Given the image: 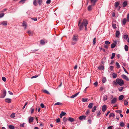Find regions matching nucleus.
Segmentation results:
<instances>
[{
    "label": "nucleus",
    "instance_id": "f257e3e1",
    "mask_svg": "<svg viewBox=\"0 0 129 129\" xmlns=\"http://www.w3.org/2000/svg\"><path fill=\"white\" fill-rule=\"evenodd\" d=\"M86 20H87L85 19H84L83 20V22L81 23V25H79L81 23V20H80L78 22V25L79 26V30H82L84 27V25L85 23V22Z\"/></svg>",
    "mask_w": 129,
    "mask_h": 129
},
{
    "label": "nucleus",
    "instance_id": "f03ea898",
    "mask_svg": "<svg viewBox=\"0 0 129 129\" xmlns=\"http://www.w3.org/2000/svg\"><path fill=\"white\" fill-rule=\"evenodd\" d=\"M116 82L120 86H122L124 83V81L120 79L117 78L116 79Z\"/></svg>",
    "mask_w": 129,
    "mask_h": 129
},
{
    "label": "nucleus",
    "instance_id": "7ed1b4c3",
    "mask_svg": "<svg viewBox=\"0 0 129 129\" xmlns=\"http://www.w3.org/2000/svg\"><path fill=\"white\" fill-rule=\"evenodd\" d=\"M78 40V35H74L72 38V40L75 42H77Z\"/></svg>",
    "mask_w": 129,
    "mask_h": 129
},
{
    "label": "nucleus",
    "instance_id": "20e7f679",
    "mask_svg": "<svg viewBox=\"0 0 129 129\" xmlns=\"http://www.w3.org/2000/svg\"><path fill=\"white\" fill-rule=\"evenodd\" d=\"M6 91L5 90H3L2 94L0 96V98H4L6 96Z\"/></svg>",
    "mask_w": 129,
    "mask_h": 129
},
{
    "label": "nucleus",
    "instance_id": "39448f33",
    "mask_svg": "<svg viewBox=\"0 0 129 129\" xmlns=\"http://www.w3.org/2000/svg\"><path fill=\"white\" fill-rule=\"evenodd\" d=\"M117 44V41H115L111 45V48H114L116 46V44Z\"/></svg>",
    "mask_w": 129,
    "mask_h": 129
},
{
    "label": "nucleus",
    "instance_id": "423d86ee",
    "mask_svg": "<svg viewBox=\"0 0 129 129\" xmlns=\"http://www.w3.org/2000/svg\"><path fill=\"white\" fill-rule=\"evenodd\" d=\"M121 76L123 79H125L127 81H129V79L126 75L124 74H122Z\"/></svg>",
    "mask_w": 129,
    "mask_h": 129
},
{
    "label": "nucleus",
    "instance_id": "0eeeda50",
    "mask_svg": "<svg viewBox=\"0 0 129 129\" xmlns=\"http://www.w3.org/2000/svg\"><path fill=\"white\" fill-rule=\"evenodd\" d=\"M92 6H94L95 4L97 2L98 0H90Z\"/></svg>",
    "mask_w": 129,
    "mask_h": 129
},
{
    "label": "nucleus",
    "instance_id": "6e6552de",
    "mask_svg": "<svg viewBox=\"0 0 129 129\" xmlns=\"http://www.w3.org/2000/svg\"><path fill=\"white\" fill-rule=\"evenodd\" d=\"M117 98L116 97L113 98L111 101V104H114L117 102Z\"/></svg>",
    "mask_w": 129,
    "mask_h": 129
},
{
    "label": "nucleus",
    "instance_id": "1a4fd4ad",
    "mask_svg": "<svg viewBox=\"0 0 129 129\" xmlns=\"http://www.w3.org/2000/svg\"><path fill=\"white\" fill-rule=\"evenodd\" d=\"M127 3L126 1H124L122 4V8H123L126 7V6L127 5Z\"/></svg>",
    "mask_w": 129,
    "mask_h": 129
},
{
    "label": "nucleus",
    "instance_id": "9d476101",
    "mask_svg": "<svg viewBox=\"0 0 129 129\" xmlns=\"http://www.w3.org/2000/svg\"><path fill=\"white\" fill-rule=\"evenodd\" d=\"M0 23L3 26H6L7 25V21H3Z\"/></svg>",
    "mask_w": 129,
    "mask_h": 129
},
{
    "label": "nucleus",
    "instance_id": "9b49d317",
    "mask_svg": "<svg viewBox=\"0 0 129 129\" xmlns=\"http://www.w3.org/2000/svg\"><path fill=\"white\" fill-rule=\"evenodd\" d=\"M86 116H84V115H82L80 116L79 118V119L80 120H82L83 119L84 120L86 119Z\"/></svg>",
    "mask_w": 129,
    "mask_h": 129
},
{
    "label": "nucleus",
    "instance_id": "f8f14e48",
    "mask_svg": "<svg viewBox=\"0 0 129 129\" xmlns=\"http://www.w3.org/2000/svg\"><path fill=\"white\" fill-rule=\"evenodd\" d=\"M5 101L7 103H10L11 102V100L10 99L7 98L5 99Z\"/></svg>",
    "mask_w": 129,
    "mask_h": 129
},
{
    "label": "nucleus",
    "instance_id": "ddd939ff",
    "mask_svg": "<svg viewBox=\"0 0 129 129\" xmlns=\"http://www.w3.org/2000/svg\"><path fill=\"white\" fill-rule=\"evenodd\" d=\"M107 109V106L106 105H103L102 107V111L105 112Z\"/></svg>",
    "mask_w": 129,
    "mask_h": 129
},
{
    "label": "nucleus",
    "instance_id": "4468645a",
    "mask_svg": "<svg viewBox=\"0 0 129 129\" xmlns=\"http://www.w3.org/2000/svg\"><path fill=\"white\" fill-rule=\"evenodd\" d=\"M85 21V22L84 24V26L85 28V30H87V26L88 24V22L87 20H86Z\"/></svg>",
    "mask_w": 129,
    "mask_h": 129
},
{
    "label": "nucleus",
    "instance_id": "2eb2a0df",
    "mask_svg": "<svg viewBox=\"0 0 129 129\" xmlns=\"http://www.w3.org/2000/svg\"><path fill=\"white\" fill-rule=\"evenodd\" d=\"M34 120V118L33 117H30L29 118V122L30 123L33 122Z\"/></svg>",
    "mask_w": 129,
    "mask_h": 129
},
{
    "label": "nucleus",
    "instance_id": "dca6fc26",
    "mask_svg": "<svg viewBox=\"0 0 129 129\" xmlns=\"http://www.w3.org/2000/svg\"><path fill=\"white\" fill-rule=\"evenodd\" d=\"M79 93V92H78V93H75L74 95H72L70 96V98H72L75 97H76L78 95Z\"/></svg>",
    "mask_w": 129,
    "mask_h": 129
},
{
    "label": "nucleus",
    "instance_id": "f3484780",
    "mask_svg": "<svg viewBox=\"0 0 129 129\" xmlns=\"http://www.w3.org/2000/svg\"><path fill=\"white\" fill-rule=\"evenodd\" d=\"M98 68L99 70H103L104 69V66L102 65H101L98 67Z\"/></svg>",
    "mask_w": 129,
    "mask_h": 129
},
{
    "label": "nucleus",
    "instance_id": "a211bd4d",
    "mask_svg": "<svg viewBox=\"0 0 129 129\" xmlns=\"http://www.w3.org/2000/svg\"><path fill=\"white\" fill-rule=\"evenodd\" d=\"M66 114V113L65 112H63V111H62L61 112V113L60 115V118H62V116L65 115Z\"/></svg>",
    "mask_w": 129,
    "mask_h": 129
},
{
    "label": "nucleus",
    "instance_id": "6ab92c4d",
    "mask_svg": "<svg viewBox=\"0 0 129 129\" xmlns=\"http://www.w3.org/2000/svg\"><path fill=\"white\" fill-rule=\"evenodd\" d=\"M93 105V103H90L88 105V107L90 109H91L92 108Z\"/></svg>",
    "mask_w": 129,
    "mask_h": 129
},
{
    "label": "nucleus",
    "instance_id": "aec40b11",
    "mask_svg": "<svg viewBox=\"0 0 129 129\" xmlns=\"http://www.w3.org/2000/svg\"><path fill=\"white\" fill-rule=\"evenodd\" d=\"M120 34V32L119 31H117L116 33V37L118 38Z\"/></svg>",
    "mask_w": 129,
    "mask_h": 129
},
{
    "label": "nucleus",
    "instance_id": "412c9836",
    "mask_svg": "<svg viewBox=\"0 0 129 129\" xmlns=\"http://www.w3.org/2000/svg\"><path fill=\"white\" fill-rule=\"evenodd\" d=\"M113 78H116L117 76V74L115 73H113L112 74Z\"/></svg>",
    "mask_w": 129,
    "mask_h": 129
},
{
    "label": "nucleus",
    "instance_id": "4be33fe9",
    "mask_svg": "<svg viewBox=\"0 0 129 129\" xmlns=\"http://www.w3.org/2000/svg\"><path fill=\"white\" fill-rule=\"evenodd\" d=\"M119 125L121 127H123L124 126L125 124L123 122H122L120 123Z\"/></svg>",
    "mask_w": 129,
    "mask_h": 129
},
{
    "label": "nucleus",
    "instance_id": "5701e85b",
    "mask_svg": "<svg viewBox=\"0 0 129 129\" xmlns=\"http://www.w3.org/2000/svg\"><path fill=\"white\" fill-rule=\"evenodd\" d=\"M22 25L23 26H24V29H25L27 27V25L24 21L23 22Z\"/></svg>",
    "mask_w": 129,
    "mask_h": 129
},
{
    "label": "nucleus",
    "instance_id": "b1692460",
    "mask_svg": "<svg viewBox=\"0 0 129 129\" xmlns=\"http://www.w3.org/2000/svg\"><path fill=\"white\" fill-rule=\"evenodd\" d=\"M96 108L97 106H94L93 107L92 109V112H95Z\"/></svg>",
    "mask_w": 129,
    "mask_h": 129
},
{
    "label": "nucleus",
    "instance_id": "393cba45",
    "mask_svg": "<svg viewBox=\"0 0 129 129\" xmlns=\"http://www.w3.org/2000/svg\"><path fill=\"white\" fill-rule=\"evenodd\" d=\"M68 120L70 122H72L74 121V119L70 117H69Z\"/></svg>",
    "mask_w": 129,
    "mask_h": 129
},
{
    "label": "nucleus",
    "instance_id": "a878e982",
    "mask_svg": "<svg viewBox=\"0 0 129 129\" xmlns=\"http://www.w3.org/2000/svg\"><path fill=\"white\" fill-rule=\"evenodd\" d=\"M107 95H105L103 97V100L104 101H105L107 99Z\"/></svg>",
    "mask_w": 129,
    "mask_h": 129
},
{
    "label": "nucleus",
    "instance_id": "bb28decb",
    "mask_svg": "<svg viewBox=\"0 0 129 129\" xmlns=\"http://www.w3.org/2000/svg\"><path fill=\"white\" fill-rule=\"evenodd\" d=\"M126 21H127L126 19L125 18H124L123 19V20L122 21L123 25H125L126 23Z\"/></svg>",
    "mask_w": 129,
    "mask_h": 129
},
{
    "label": "nucleus",
    "instance_id": "cd10ccee",
    "mask_svg": "<svg viewBox=\"0 0 129 129\" xmlns=\"http://www.w3.org/2000/svg\"><path fill=\"white\" fill-rule=\"evenodd\" d=\"M62 104L60 102H57L54 105H62Z\"/></svg>",
    "mask_w": 129,
    "mask_h": 129
},
{
    "label": "nucleus",
    "instance_id": "c85d7f7f",
    "mask_svg": "<svg viewBox=\"0 0 129 129\" xmlns=\"http://www.w3.org/2000/svg\"><path fill=\"white\" fill-rule=\"evenodd\" d=\"M114 116L115 114L113 113H111L109 115V118H110L112 117H114Z\"/></svg>",
    "mask_w": 129,
    "mask_h": 129
},
{
    "label": "nucleus",
    "instance_id": "c756f323",
    "mask_svg": "<svg viewBox=\"0 0 129 129\" xmlns=\"http://www.w3.org/2000/svg\"><path fill=\"white\" fill-rule=\"evenodd\" d=\"M128 37V36L127 35H123V38L125 40L127 39Z\"/></svg>",
    "mask_w": 129,
    "mask_h": 129
},
{
    "label": "nucleus",
    "instance_id": "7c9ffc66",
    "mask_svg": "<svg viewBox=\"0 0 129 129\" xmlns=\"http://www.w3.org/2000/svg\"><path fill=\"white\" fill-rule=\"evenodd\" d=\"M123 95H121L119 96V100H121L123 99Z\"/></svg>",
    "mask_w": 129,
    "mask_h": 129
},
{
    "label": "nucleus",
    "instance_id": "2f4dec72",
    "mask_svg": "<svg viewBox=\"0 0 129 129\" xmlns=\"http://www.w3.org/2000/svg\"><path fill=\"white\" fill-rule=\"evenodd\" d=\"M92 5L89 6L88 7V10L89 11H91L92 9Z\"/></svg>",
    "mask_w": 129,
    "mask_h": 129
},
{
    "label": "nucleus",
    "instance_id": "473e14b6",
    "mask_svg": "<svg viewBox=\"0 0 129 129\" xmlns=\"http://www.w3.org/2000/svg\"><path fill=\"white\" fill-rule=\"evenodd\" d=\"M27 33L28 34V35L29 36L33 35V32L29 30H28Z\"/></svg>",
    "mask_w": 129,
    "mask_h": 129
},
{
    "label": "nucleus",
    "instance_id": "72a5a7b5",
    "mask_svg": "<svg viewBox=\"0 0 129 129\" xmlns=\"http://www.w3.org/2000/svg\"><path fill=\"white\" fill-rule=\"evenodd\" d=\"M124 88V87H119L118 88V89L121 92L123 91Z\"/></svg>",
    "mask_w": 129,
    "mask_h": 129
},
{
    "label": "nucleus",
    "instance_id": "f704fd0d",
    "mask_svg": "<svg viewBox=\"0 0 129 129\" xmlns=\"http://www.w3.org/2000/svg\"><path fill=\"white\" fill-rule=\"evenodd\" d=\"M87 98H82L81 101L83 102H86L87 101Z\"/></svg>",
    "mask_w": 129,
    "mask_h": 129
},
{
    "label": "nucleus",
    "instance_id": "c9c22d12",
    "mask_svg": "<svg viewBox=\"0 0 129 129\" xmlns=\"http://www.w3.org/2000/svg\"><path fill=\"white\" fill-rule=\"evenodd\" d=\"M119 5V3L118 2H116L115 3V7L116 8L118 7Z\"/></svg>",
    "mask_w": 129,
    "mask_h": 129
},
{
    "label": "nucleus",
    "instance_id": "e433bc0d",
    "mask_svg": "<svg viewBox=\"0 0 129 129\" xmlns=\"http://www.w3.org/2000/svg\"><path fill=\"white\" fill-rule=\"evenodd\" d=\"M33 4L35 6H37V1L36 0H34V1L33 2Z\"/></svg>",
    "mask_w": 129,
    "mask_h": 129
},
{
    "label": "nucleus",
    "instance_id": "4c0bfd02",
    "mask_svg": "<svg viewBox=\"0 0 129 129\" xmlns=\"http://www.w3.org/2000/svg\"><path fill=\"white\" fill-rule=\"evenodd\" d=\"M124 48H125V51H128V46L127 45H125Z\"/></svg>",
    "mask_w": 129,
    "mask_h": 129
},
{
    "label": "nucleus",
    "instance_id": "58836bf2",
    "mask_svg": "<svg viewBox=\"0 0 129 129\" xmlns=\"http://www.w3.org/2000/svg\"><path fill=\"white\" fill-rule=\"evenodd\" d=\"M124 104L125 106H126L128 105V101L127 100H125L124 101Z\"/></svg>",
    "mask_w": 129,
    "mask_h": 129
},
{
    "label": "nucleus",
    "instance_id": "ea45409f",
    "mask_svg": "<svg viewBox=\"0 0 129 129\" xmlns=\"http://www.w3.org/2000/svg\"><path fill=\"white\" fill-rule=\"evenodd\" d=\"M43 92L44 93H46L48 94H50V93L48 91H47V90H43Z\"/></svg>",
    "mask_w": 129,
    "mask_h": 129
},
{
    "label": "nucleus",
    "instance_id": "a19ab883",
    "mask_svg": "<svg viewBox=\"0 0 129 129\" xmlns=\"http://www.w3.org/2000/svg\"><path fill=\"white\" fill-rule=\"evenodd\" d=\"M115 56V54L114 53H113L112 54V56L111 57V59H112L114 58Z\"/></svg>",
    "mask_w": 129,
    "mask_h": 129
},
{
    "label": "nucleus",
    "instance_id": "79ce46f5",
    "mask_svg": "<svg viewBox=\"0 0 129 129\" xmlns=\"http://www.w3.org/2000/svg\"><path fill=\"white\" fill-rule=\"evenodd\" d=\"M40 43L42 45H44L45 43V42L44 41L41 40L40 41Z\"/></svg>",
    "mask_w": 129,
    "mask_h": 129
},
{
    "label": "nucleus",
    "instance_id": "37998d69",
    "mask_svg": "<svg viewBox=\"0 0 129 129\" xmlns=\"http://www.w3.org/2000/svg\"><path fill=\"white\" fill-rule=\"evenodd\" d=\"M116 25L115 24L113 23H112V27L114 29H115L116 28Z\"/></svg>",
    "mask_w": 129,
    "mask_h": 129
},
{
    "label": "nucleus",
    "instance_id": "c03bdc74",
    "mask_svg": "<svg viewBox=\"0 0 129 129\" xmlns=\"http://www.w3.org/2000/svg\"><path fill=\"white\" fill-rule=\"evenodd\" d=\"M42 2V0H38V3L39 5L40 6L41 5V4Z\"/></svg>",
    "mask_w": 129,
    "mask_h": 129
},
{
    "label": "nucleus",
    "instance_id": "a18cd8bd",
    "mask_svg": "<svg viewBox=\"0 0 129 129\" xmlns=\"http://www.w3.org/2000/svg\"><path fill=\"white\" fill-rule=\"evenodd\" d=\"M116 65L117 66V67L118 68H120V65H119V63L118 62H116Z\"/></svg>",
    "mask_w": 129,
    "mask_h": 129
},
{
    "label": "nucleus",
    "instance_id": "49530a36",
    "mask_svg": "<svg viewBox=\"0 0 129 129\" xmlns=\"http://www.w3.org/2000/svg\"><path fill=\"white\" fill-rule=\"evenodd\" d=\"M113 85H117L118 84L117 82H116V81H114L113 82Z\"/></svg>",
    "mask_w": 129,
    "mask_h": 129
},
{
    "label": "nucleus",
    "instance_id": "de8ad7c7",
    "mask_svg": "<svg viewBox=\"0 0 129 129\" xmlns=\"http://www.w3.org/2000/svg\"><path fill=\"white\" fill-rule=\"evenodd\" d=\"M68 119L66 118L65 117L63 118V122L64 123H65L66 121Z\"/></svg>",
    "mask_w": 129,
    "mask_h": 129
},
{
    "label": "nucleus",
    "instance_id": "09e8293b",
    "mask_svg": "<svg viewBox=\"0 0 129 129\" xmlns=\"http://www.w3.org/2000/svg\"><path fill=\"white\" fill-rule=\"evenodd\" d=\"M115 112L117 113H119L120 114L122 112V111L119 110H115Z\"/></svg>",
    "mask_w": 129,
    "mask_h": 129
},
{
    "label": "nucleus",
    "instance_id": "8fccbe9b",
    "mask_svg": "<svg viewBox=\"0 0 129 129\" xmlns=\"http://www.w3.org/2000/svg\"><path fill=\"white\" fill-rule=\"evenodd\" d=\"M106 78L104 77L103 78L102 80V82L103 83H105L106 81Z\"/></svg>",
    "mask_w": 129,
    "mask_h": 129
},
{
    "label": "nucleus",
    "instance_id": "3c124183",
    "mask_svg": "<svg viewBox=\"0 0 129 129\" xmlns=\"http://www.w3.org/2000/svg\"><path fill=\"white\" fill-rule=\"evenodd\" d=\"M9 127L10 129H14V126H12L10 125H9Z\"/></svg>",
    "mask_w": 129,
    "mask_h": 129
},
{
    "label": "nucleus",
    "instance_id": "603ef678",
    "mask_svg": "<svg viewBox=\"0 0 129 129\" xmlns=\"http://www.w3.org/2000/svg\"><path fill=\"white\" fill-rule=\"evenodd\" d=\"M105 43L106 45H108L110 44V42L108 41H106L105 42Z\"/></svg>",
    "mask_w": 129,
    "mask_h": 129
},
{
    "label": "nucleus",
    "instance_id": "864d4df0",
    "mask_svg": "<svg viewBox=\"0 0 129 129\" xmlns=\"http://www.w3.org/2000/svg\"><path fill=\"white\" fill-rule=\"evenodd\" d=\"M89 113V110L88 109H87L86 112L85 114L87 115H88Z\"/></svg>",
    "mask_w": 129,
    "mask_h": 129
},
{
    "label": "nucleus",
    "instance_id": "5fc2aeb1",
    "mask_svg": "<svg viewBox=\"0 0 129 129\" xmlns=\"http://www.w3.org/2000/svg\"><path fill=\"white\" fill-rule=\"evenodd\" d=\"M15 114L14 113H12L11 114L10 117L11 118H13L15 117Z\"/></svg>",
    "mask_w": 129,
    "mask_h": 129
},
{
    "label": "nucleus",
    "instance_id": "6e6d98bb",
    "mask_svg": "<svg viewBox=\"0 0 129 129\" xmlns=\"http://www.w3.org/2000/svg\"><path fill=\"white\" fill-rule=\"evenodd\" d=\"M51 2V0H47L46 1V3L48 4H50Z\"/></svg>",
    "mask_w": 129,
    "mask_h": 129
},
{
    "label": "nucleus",
    "instance_id": "4d7b16f0",
    "mask_svg": "<svg viewBox=\"0 0 129 129\" xmlns=\"http://www.w3.org/2000/svg\"><path fill=\"white\" fill-rule=\"evenodd\" d=\"M2 79L3 81H4V82H5L6 81V79L5 77H2Z\"/></svg>",
    "mask_w": 129,
    "mask_h": 129
},
{
    "label": "nucleus",
    "instance_id": "13d9d810",
    "mask_svg": "<svg viewBox=\"0 0 129 129\" xmlns=\"http://www.w3.org/2000/svg\"><path fill=\"white\" fill-rule=\"evenodd\" d=\"M31 110V113L32 114L34 111V109L33 108H31L30 109Z\"/></svg>",
    "mask_w": 129,
    "mask_h": 129
},
{
    "label": "nucleus",
    "instance_id": "bf43d9fd",
    "mask_svg": "<svg viewBox=\"0 0 129 129\" xmlns=\"http://www.w3.org/2000/svg\"><path fill=\"white\" fill-rule=\"evenodd\" d=\"M114 68V67L113 66H111L110 67V70L111 71H112L113 70V69Z\"/></svg>",
    "mask_w": 129,
    "mask_h": 129
},
{
    "label": "nucleus",
    "instance_id": "052dcab7",
    "mask_svg": "<svg viewBox=\"0 0 129 129\" xmlns=\"http://www.w3.org/2000/svg\"><path fill=\"white\" fill-rule=\"evenodd\" d=\"M96 38H94L93 40V44L94 45L96 42Z\"/></svg>",
    "mask_w": 129,
    "mask_h": 129
},
{
    "label": "nucleus",
    "instance_id": "680f3d73",
    "mask_svg": "<svg viewBox=\"0 0 129 129\" xmlns=\"http://www.w3.org/2000/svg\"><path fill=\"white\" fill-rule=\"evenodd\" d=\"M123 69L124 70L125 72L127 74H128L129 73L128 72L126 71V70L125 69V68H124V67L123 66Z\"/></svg>",
    "mask_w": 129,
    "mask_h": 129
},
{
    "label": "nucleus",
    "instance_id": "e2e57ef3",
    "mask_svg": "<svg viewBox=\"0 0 129 129\" xmlns=\"http://www.w3.org/2000/svg\"><path fill=\"white\" fill-rule=\"evenodd\" d=\"M38 76H39V75H35V76H33L32 77H31V78L33 79L34 78H37V77H38Z\"/></svg>",
    "mask_w": 129,
    "mask_h": 129
},
{
    "label": "nucleus",
    "instance_id": "0e129e2a",
    "mask_svg": "<svg viewBox=\"0 0 129 129\" xmlns=\"http://www.w3.org/2000/svg\"><path fill=\"white\" fill-rule=\"evenodd\" d=\"M88 122L90 124H91V120L89 118L88 119Z\"/></svg>",
    "mask_w": 129,
    "mask_h": 129
},
{
    "label": "nucleus",
    "instance_id": "69168bd1",
    "mask_svg": "<svg viewBox=\"0 0 129 129\" xmlns=\"http://www.w3.org/2000/svg\"><path fill=\"white\" fill-rule=\"evenodd\" d=\"M4 15V13H2L0 14V18L3 17Z\"/></svg>",
    "mask_w": 129,
    "mask_h": 129
},
{
    "label": "nucleus",
    "instance_id": "338daca9",
    "mask_svg": "<svg viewBox=\"0 0 129 129\" xmlns=\"http://www.w3.org/2000/svg\"><path fill=\"white\" fill-rule=\"evenodd\" d=\"M26 0H21L19 2V3H23L25 2V1Z\"/></svg>",
    "mask_w": 129,
    "mask_h": 129
},
{
    "label": "nucleus",
    "instance_id": "774afa93",
    "mask_svg": "<svg viewBox=\"0 0 129 129\" xmlns=\"http://www.w3.org/2000/svg\"><path fill=\"white\" fill-rule=\"evenodd\" d=\"M98 82H96L94 83V85L95 86H97L98 85Z\"/></svg>",
    "mask_w": 129,
    "mask_h": 129
}]
</instances>
